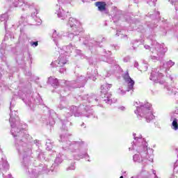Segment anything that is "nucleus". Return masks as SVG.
<instances>
[{
  "mask_svg": "<svg viewBox=\"0 0 178 178\" xmlns=\"http://www.w3.org/2000/svg\"><path fill=\"white\" fill-rule=\"evenodd\" d=\"M38 159H40V161L44 160L45 159V156L44 154V152H41L38 154Z\"/></svg>",
  "mask_w": 178,
  "mask_h": 178,
  "instance_id": "37",
  "label": "nucleus"
},
{
  "mask_svg": "<svg viewBox=\"0 0 178 178\" xmlns=\"http://www.w3.org/2000/svg\"><path fill=\"white\" fill-rule=\"evenodd\" d=\"M89 63H90V65H94V63L91 62V58H90V60H89Z\"/></svg>",
  "mask_w": 178,
  "mask_h": 178,
  "instance_id": "56",
  "label": "nucleus"
},
{
  "mask_svg": "<svg viewBox=\"0 0 178 178\" xmlns=\"http://www.w3.org/2000/svg\"><path fill=\"white\" fill-rule=\"evenodd\" d=\"M76 49V46H74L72 44H68L67 46H65L63 47V49L65 51L61 50V52H64V54L67 55L68 54L72 53V51H74Z\"/></svg>",
  "mask_w": 178,
  "mask_h": 178,
  "instance_id": "24",
  "label": "nucleus"
},
{
  "mask_svg": "<svg viewBox=\"0 0 178 178\" xmlns=\"http://www.w3.org/2000/svg\"><path fill=\"white\" fill-rule=\"evenodd\" d=\"M8 19H9V14L8 13H5L4 14L0 15V22H5L4 27H5V24H6L8 26Z\"/></svg>",
  "mask_w": 178,
  "mask_h": 178,
  "instance_id": "31",
  "label": "nucleus"
},
{
  "mask_svg": "<svg viewBox=\"0 0 178 178\" xmlns=\"http://www.w3.org/2000/svg\"><path fill=\"white\" fill-rule=\"evenodd\" d=\"M90 107V106L86 104H80L79 107L74 106H71L70 108L67 107L64 113L65 119H63V118L60 119L62 123L61 130L67 131V127H66V124L69 123L67 118H72L73 115L76 118L82 115L86 118H95L94 111Z\"/></svg>",
  "mask_w": 178,
  "mask_h": 178,
  "instance_id": "5",
  "label": "nucleus"
},
{
  "mask_svg": "<svg viewBox=\"0 0 178 178\" xmlns=\"http://www.w3.org/2000/svg\"><path fill=\"white\" fill-rule=\"evenodd\" d=\"M152 172L153 174L152 175H149V172H148V175H146L147 177L151 178V176H152L154 178H158V177L156 176V171L155 170H153Z\"/></svg>",
  "mask_w": 178,
  "mask_h": 178,
  "instance_id": "39",
  "label": "nucleus"
},
{
  "mask_svg": "<svg viewBox=\"0 0 178 178\" xmlns=\"http://www.w3.org/2000/svg\"><path fill=\"white\" fill-rule=\"evenodd\" d=\"M99 60H102V62H106L107 63H110V65H115L116 63V61L112 57H106L105 56L100 58Z\"/></svg>",
  "mask_w": 178,
  "mask_h": 178,
  "instance_id": "29",
  "label": "nucleus"
},
{
  "mask_svg": "<svg viewBox=\"0 0 178 178\" xmlns=\"http://www.w3.org/2000/svg\"><path fill=\"white\" fill-rule=\"evenodd\" d=\"M112 88V84L104 83L101 86L102 94L100 95L101 102H105L108 105L115 104L118 99L112 98V94L108 91Z\"/></svg>",
  "mask_w": 178,
  "mask_h": 178,
  "instance_id": "10",
  "label": "nucleus"
},
{
  "mask_svg": "<svg viewBox=\"0 0 178 178\" xmlns=\"http://www.w3.org/2000/svg\"><path fill=\"white\" fill-rule=\"evenodd\" d=\"M74 56H79L80 59H88V57L86 56L83 52H81V50L77 49L76 47H75L74 50Z\"/></svg>",
  "mask_w": 178,
  "mask_h": 178,
  "instance_id": "28",
  "label": "nucleus"
},
{
  "mask_svg": "<svg viewBox=\"0 0 178 178\" xmlns=\"http://www.w3.org/2000/svg\"><path fill=\"white\" fill-rule=\"evenodd\" d=\"M132 44V48L134 49H137L138 47H140V45H142V44H144L143 40H134L131 41Z\"/></svg>",
  "mask_w": 178,
  "mask_h": 178,
  "instance_id": "30",
  "label": "nucleus"
},
{
  "mask_svg": "<svg viewBox=\"0 0 178 178\" xmlns=\"http://www.w3.org/2000/svg\"><path fill=\"white\" fill-rule=\"evenodd\" d=\"M122 175H126V171L122 172Z\"/></svg>",
  "mask_w": 178,
  "mask_h": 178,
  "instance_id": "63",
  "label": "nucleus"
},
{
  "mask_svg": "<svg viewBox=\"0 0 178 178\" xmlns=\"http://www.w3.org/2000/svg\"><path fill=\"white\" fill-rule=\"evenodd\" d=\"M17 63L20 65L22 63L17 58Z\"/></svg>",
  "mask_w": 178,
  "mask_h": 178,
  "instance_id": "57",
  "label": "nucleus"
},
{
  "mask_svg": "<svg viewBox=\"0 0 178 178\" xmlns=\"http://www.w3.org/2000/svg\"><path fill=\"white\" fill-rule=\"evenodd\" d=\"M134 67H138V63L135 62V63H134Z\"/></svg>",
  "mask_w": 178,
  "mask_h": 178,
  "instance_id": "54",
  "label": "nucleus"
},
{
  "mask_svg": "<svg viewBox=\"0 0 178 178\" xmlns=\"http://www.w3.org/2000/svg\"><path fill=\"white\" fill-rule=\"evenodd\" d=\"M72 33L68 32L65 33L66 37H67L68 40L72 41L74 40L75 42L81 41L80 38V34L83 33V29H72Z\"/></svg>",
  "mask_w": 178,
  "mask_h": 178,
  "instance_id": "17",
  "label": "nucleus"
},
{
  "mask_svg": "<svg viewBox=\"0 0 178 178\" xmlns=\"http://www.w3.org/2000/svg\"><path fill=\"white\" fill-rule=\"evenodd\" d=\"M38 23H39L40 24H41V19H38Z\"/></svg>",
  "mask_w": 178,
  "mask_h": 178,
  "instance_id": "59",
  "label": "nucleus"
},
{
  "mask_svg": "<svg viewBox=\"0 0 178 178\" xmlns=\"http://www.w3.org/2000/svg\"><path fill=\"white\" fill-rule=\"evenodd\" d=\"M68 89L65 88H63L60 91V95H63V98L60 99V103L58 106V109H60V111H62V109H65L67 108V105L69 104V102H67L66 99L65 98V95H66V94H65V92H66V91H68Z\"/></svg>",
  "mask_w": 178,
  "mask_h": 178,
  "instance_id": "18",
  "label": "nucleus"
},
{
  "mask_svg": "<svg viewBox=\"0 0 178 178\" xmlns=\"http://www.w3.org/2000/svg\"><path fill=\"white\" fill-rule=\"evenodd\" d=\"M24 20H26V18H24V17H23V16H22L19 22L22 23V24H23Z\"/></svg>",
  "mask_w": 178,
  "mask_h": 178,
  "instance_id": "51",
  "label": "nucleus"
},
{
  "mask_svg": "<svg viewBox=\"0 0 178 178\" xmlns=\"http://www.w3.org/2000/svg\"><path fill=\"white\" fill-rule=\"evenodd\" d=\"M52 147H54V142L49 139H47L46 140V149L47 151H51V149H52Z\"/></svg>",
  "mask_w": 178,
  "mask_h": 178,
  "instance_id": "32",
  "label": "nucleus"
},
{
  "mask_svg": "<svg viewBox=\"0 0 178 178\" xmlns=\"http://www.w3.org/2000/svg\"><path fill=\"white\" fill-rule=\"evenodd\" d=\"M65 38H66V33L58 32L56 30L53 31L52 40L57 47L58 44L65 42Z\"/></svg>",
  "mask_w": 178,
  "mask_h": 178,
  "instance_id": "16",
  "label": "nucleus"
},
{
  "mask_svg": "<svg viewBox=\"0 0 178 178\" xmlns=\"http://www.w3.org/2000/svg\"><path fill=\"white\" fill-rule=\"evenodd\" d=\"M117 92L120 94V95H124L126 94V91L122 88H118Z\"/></svg>",
  "mask_w": 178,
  "mask_h": 178,
  "instance_id": "42",
  "label": "nucleus"
},
{
  "mask_svg": "<svg viewBox=\"0 0 178 178\" xmlns=\"http://www.w3.org/2000/svg\"><path fill=\"white\" fill-rule=\"evenodd\" d=\"M130 59H131L130 56H128L124 57L123 60L124 62H125V63H127V62H130Z\"/></svg>",
  "mask_w": 178,
  "mask_h": 178,
  "instance_id": "47",
  "label": "nucleus"
},
{
  "mask_svg": "<svg viewBox=\"0 0 178 178\" xmlns=\"http://www.w3.org/2000/svg\"><path fill=\"white\" fill-rule=\"evenodd\" d=\"M174 23L175 26H178V14H176L174 17Z\"/></svg>",
  "mask_w": 178,
  "mask_h": 178,
  "instance_id": "43",
  "label": "nucleus"
},
{
  "mask_svg": "<svg viewBox=\"0 0 178 178\" xmlns=\"http://www.w3.org/2000/svg\"><path fill=\"white\" fill-rule=\"evenodd\" d=\"M70 134L64 132L60 136L59 142L62 143L63 149H70L72 152V159L79 161L83 158H90L87 148L88 145L84 141H74L69 140Z\"/></svg>",
  "mask_w": 178,
  "mask_h": 178,
  "instance_id": "3",
  "label": "nucleus"
},
{
  "mask_svg": "<svg viewBox=\"0 0 178 178\" xmlns=\"http://www.w3.org/2000/svg\"><path fill=\"white\" fill-rule=\"evenodd\" d=\"M134 141L131 143V147H129V151H136L137 154L133 156V161L135 163H141L142 169H145L148 162H154V149L148 147V143L143 136L133 134Z\"/></svg>",
  "mask_w": 178,
  "mask_h": 178,
  "instance_id": "2",
  "label": "nucleus"
},
{
  "mask_svg": "<svg viewBox=\"0 0 178 178\" xmlns=\"http://www.w3.org/2000/svg\"><path fill=\"white\" fill-rule=\"evenodd\" d=\"M68 58L69 55L65 54V52L60 51L58 60L52 62L51 66L57 69L60 73H65L66 68H65L64 66L67 63Z\"/></svg>",
  "mask_w": 178,
  "mask_h": 178,
  "instance_id": "11",
  "label": "nucleus"
},
{
  "mask_svg": "<svg viewBox=\"0 0 178 178\" xmlns=\"http://www.w3.org/2000/svg\"><path fill=\"white\" fill-rule=\"evenodd\" d=\"M118 109H120V111H126V107L121 106L118 107Z\"/></svg>",
  "mask_w": 178,
  "mask_h": 178,
  "instance_id": "50",
  "label": "nucleus"
},
{
  "mask_svg": "<svg viewBox=\"0 0 178 178\" xmlns=\"http://www.w3.org/2000/svg\"><path fill=\"white\" fill-rule=\"evenodd\" d=\"M134 106H136V109L134 111V113L137 115L138 118H143L145 119L147 123H149L151 120L155 118L152 114V106L149 103L143 104L140 101L134 102Z\"/></svg>",
  "mask_w": 178,
  "mask_h": 178,
  "instance_id": "8",
  "label": "nucleus"
},
{
  "mask_svg": "<svg viewBox=\"0 0 178 178\" xmlns=\"http://www.w3.org/2000/svg\"><path fill=\"white\" fill-rule=\"evenodd\" d=\"M49 124L47 122V124H49V126L52 127L55 124V118H58V114L55 113L54 110H49Z\"/></svg>",
  "mask_w": 178,
  "mask_h": 178,
  "instance_id": "23",
  "label": "nucleus"
},
{
  "mask_svg": "<svg viewBox=\"0 0 178 178\" xmlns=\"http://www.w3.org/2000/svg\"><path fill=\"white\" fill-rule=\"evenodd\" d=\"M37 15H38V10H37V9L34 8V11L31 14V17H36Z\"/></svg>",
  "mask_w": 178,
  "mask_h": 178,
  "instance_id": "46",
  "label": "nucleus"
},
{
  "mask_svg": "<svg viewBox=\"0 0 178 178\" xmlns=\"http://www.w3.org/2000/svg\"><path fill=\"white\" fill-rule=\"evenodd\" d=\"M18 95L24 102V104L31 108V109H34L35 105H40L42 102V99L40 97L38 93H31L29 94V92H23L19 90L18 92Z\"/></svg>",
  "mask_w": 178,
  "mask_h": 178,
  "instance_id": "9",
  "label": "nucleus"
},
{
  "mask_svg": "<svg viewBox=\"0 0 178 178\" xmlns=\"http://www.w3.org/2000/svg\"><path fill=\"white\" fill-rule=\"evenodd\" d=\"M30 45L33 47V48H35L38 47V41H36V42L31 41L30 42Z\"/></svg>",
  "mask_w": 178,
  "mask_h": 178,
  "instance_id": "40",
  "label": "nucleus"
},
{
  "mask_svg": "<svg viewBox=\"0 0 178 178\" xmlns=\"http://www.w3.org/2000/svg\"><path fill=\"white\" fill-rule=\"evenodd\" d=\"M88 77H86L83 75L79 76L76 78V81H61L62 83H65V88L68 90H72V88H81L83 87L86 83H87L88 79H92L93 81L97 80V76H98V71L94 70V71H88L87 73Z\"/></svg>",
  "mask_w": 178,
  "mask_h": 178,
  "instance_id": "7",
  "label": "nucleus"
},
{
  "mask_svg": "<svg viewBox=\"0 0 178 178\" xmlns=\"http://www.w3.org/2000/svg\"><path fill=\"white\" fill-rule=\"evenodd\" d=\"M2 74H3V70H2V67H0V80L2 79Z\"/></svg>",
  "mask_w": 178,
  "mask_h": 178,
  "instance_id": "49",
  "label": "nucleus"
},
{
  "mask_svg": "<svg viewBox=\"0 0 178 178\" xmlns=\"http://www.w3.org/2000/svg\"><path fill=\"white\" fill-rule=\"evenodd\" d=\"M146 43H145L143 40V44H142V45H143L145 49L150 51V58L153 62L161 60V58H163L165 53L168 51V48L165 47V44H160L156 42V40L155 39L156 37V35L146 33ZM147 43H149V44Z\"/></svg>",
  "mask_w": 178,
  "mask_h": 178,
  "instance_id": "6",
  "label": "nucleus"
},
{
  "mask_svg": "<svg viewBox=\"0 0 178 178\" xmlns=\"http://www.w3.org/2000/svg\"><path fill=\"white\" fill-rule=\"evenodd\" d=\"M147 3H149L150 6H155V5H156V0H149Z\"/></svg>",
  "mask_w": 178,
  "mask_h": 178,
  "instance_id": "41",
  "label": "nucleus"
},
{
  "mask_svg": "<svg viewBox=\"0 0 178 178\" xmlns=\"http://www.w3.org/2000/svg\"><path fill=\"white\" fill-rule=\"evenodd\" d=\"M172 66H175V62L170 60L165 63H162V65L158 68H153L150 74L149 80L154 81V83H159V84H164V88L167 90L169 95H176V88L172 87L170 84L165 82V75L167 74L168 70Z\"/></svg>",
  "mask_w": 178,
  "mask_h": 178,
  "instance_id": "4",
  "label": "nucleus"
},
{
  "mask_svg": "<svg viewBox=\"0 0 178 178\" xmlns=\"http://www.w3.org/2000/svg\"><path fill=\"white\" fill-rule=\"evenodd\" d=\"M74 169H76V167L74 166V163H72L67 168V170H74Z\"/></svg>",
  "mask_w": 178,
  "mask_h": 178,
  "instance_id": "45",
  "label": "nucleus"
},
{
  "mask_svg": "<svg viewBox=\"0 0 178 178\" xmlns=\"http://www.w3.org/2000/svg\"><path fill=\"white\" fill-rule=\"evenodd\" d=\"M122 77L125 83H127L128 86V89L133 90V88H134V84L136 83V82L134 81V80H133V79H131V77H130V75L129 74V72H126L123 74Z\"/></svg>",
  "mask_w": 178,
  "mask_h": 178,
  "instance_id": "20",
  "label": "nucleus"
},
{
  "mask_svg": "<svg viewBox=\"0 0 178 178\" xmlns=\"http://www.w3.org/2000/svg\"><path fill=\"white\" fill-rule=\"evenodd\" d=\"M150 19H153V20H156L158 22L159 20V12H156L154 14H149V15Z\"/></svg>",
  "mask_w": 178,
  "mask_h": 178,
  "instance_id": "33",
  "label": "nucleus"
},
{
  "mask_svg": "<svg viewBox=\"0 0 178 178\" xmlns=\"http://www.w3.org/2000/svg\"><path fill=\"white\" fill-rule=\"evenodd\" d=\"M104 41H106L105 38H98L97 40L90 38V35H87L84 38V41L83 42V45H86L90 51H92L93 48L95 47H99V44L101 42H104Z\"/></svg>",
  "mask_w": 178,
  "mask_h": 178,
  "instance_id": "12",
  "label": "nucleus"
},
{
  "mask_svg": "<svg viewBox=\"0 0 178 178\" xmlns=\"http://www.w3.org/2000/svg\"><path fill=\"white\" fill-rule=\"evenodd\" d=\"M122 33V31H117V33L115 34V35H117V37H119L120 35V33Z\"/></svg>",
  "mask_w": 178,
  "mask_h": 178,
  "instance_id": "53",
  "label": "nucleus"
},
{
  "mask_svg": "<svg viewBox=\"0 0 178 178\" xmlns=\"http://www.w3.org/2000/svg\"><path fill=\"white\" fill-rule=\"evenodd\" d=\"M9 29V27L8 24H5V30H6V35L4 36V39L3 40V42L1 43V47L0 48V58H2L3 55H5V51L6 49V43H5V41H13L15 40V35L10 32V31H8Z\"/></svg>",
  "mask_w": 178,
  "mask_h": 178,
  "instance_id": "13",
  "label": "nucleus"
},
{
  "mask_svg": "<svg viewBox=\"0 0 178 178\" xmlns=\"http://www.w3.org/2000/svg\"><path fill=\"white\" fill-rule=\"evenodd\" d=\"M62 162H63V155L58 154L54 161V163L51 166V172H56V168H58Z\"/></svg>",
  "mask_w": 178,
  "mask_h": 178,
  "instance_id": "22",
  "label": "nucleus"
},
{
  "mask_svg": "<svg viewBox=\"0 0 178 178\" xmlns=\"http://www.w3.org/2000/svg\"><path fill=\"white\" fill-rule=\"evenodd\" d=\"M47 83H49V84H51V86H52V87H54V88H56V87L59 86V81H58V79L54 78L52 76H50L49 78Z\"/></svg>",
  "mask_w": 178,
  "mask_h": 178,
  "instance_id": "26",
  "label": "nucleus"
},
{
  "mask_svg": "<svg viewBox=\"0 0 178 178\" xmlns=\"http://www.w3.org/2000/svg\"><path fill=\"white\" fill-rule=\"evenodd\" d=\"M104 54H111V51H106V50H104Z\"/></svg>",
  "mask_w": 178,
  "mask_h": 178,
  "instance_id": "55",
  "label": "nucleus"
},
{
  "mask_svg": "<svg viewBox=\"0 0 178 178\" xmlns=\"http://www.w3.org/2000/svg\"><path fill=\"white\" fill-rule=\"evenodd\" d=\"M67 26H70L72 30H79V29H83L81 28V24H80V22L73 17H70L67 23Z\"/></svg>",
  "mask_w": 178,
  "mask_h": 178,
  "instance_id": "19",
  "label": "nucleus"
},
{
  "mask_svg": "<svg viewBox=\"0 0 178 178\" xmlns=\"http://www.w3.org/2000/svg\"><path fill=\"white\" fill-rule=\"evenodd\" d=\"M140 70V72H147V70H148V65H143L142 67V69Z\"/></svg>",
  "mask_w": 178,
  "mask_h": 178,
  "instance_id": "44",
  "label": "nucleus"
},
{
  "mask_svg": "<svg viewBox=\"0 0 178 178\" xmlns=\"http://www.w3.org/2000/svg\"><path fill=\"white\" fill-rule=\"evenodd\" d=\"M166 77H169V79H170V80H171V81H172V80H173V77H172L171 75L166 74Z\"/></svg>",
  "mask_w": 178,
  "mask_h": 178,
  "instance_id": "52",
  "label": "nucleus"
},
{
  "mask_svg": "<svg viewBox=\"0 0 178 178\" xmlns=\"http://www.w3.org/2000/svg\"><path fill=\"white\" fill-rule=\"evenodd\" d=\"M120 178H124V177H123V175L120 176Z\"/></svg>",
  "mask_w": 178,
  "mask_h": 178,
  "instance_id": "64",
  "label": "nucleus"
},
{
  "mask_svg": "<svg viewBox=\"0 0 178 178\" xmlns=\"http://www.w3.org/2000/svg\"><path fill=\"white\" fill-rule=\"evenodd\" d=\"M114 49H118V47H116V45L114 46Z\"/></svg>",
  "mask_w": 178,
  "mask_h": 178,
  "instance_id": "62",
  "label": "nucleus"
},
{
  "mask_svg": "<svg viewBox=\"0 0 178 178\" xmlns=\"http://www.w3.org/2000/svg\"><path fill=\"white\" fill-rule=\"evenodd\" d=\"M34 144H35V145H36V147H38L40 145V140H34Z\"/></svg>",
  "mask_w": 178,
  "mask_h": 178,
  "instance_id": "48",
  "label": "nucleus"
},
{
  "mask_svg": "<svg viewBox=\"0 0 178 178\" xmlns=\"http://www.w3.org/2000/svg\"><path fill=\"white\" fill-rule=\"evenodd\" d=\"M8 170H9V163H8L6 157L4 156L2 157L1 161H0V173H2L3 178H13L10 174H8V176L5 175Z\"/></svg>",
  "mask_w": 178,
  "mask_h": 178,
  "instance_id": "15",
  "label": "nucleus"
},
{
  "mask_svg": "<svg viewBox=\"0 0 178 178\" xmlns=\"http://www.w3.org/2000/svg\"><path fill=\"white\" fill-rule=\"evenodd\" d=\"M57 10H56V13H57L58 17L61 18L62 20L66 17V15H65V11L63 9L59 8V6L56 5Z\"/></svg>",
  "mask_w": 178,
  "mask_h": 178,
  "instance_id": "27",
  "label": "nucleus"
},
{
  "mask_svg": "<svg viewBox=\"0 0 178 178\" xmlns=\"http://www.w3.org/2000/svg\"><path fill=\"white\" fill-rule=\"evenodd\" d=\"M10 134L15 138L17 151L22 157V168L29 178H38L40 175L48 173V165L41 164L30 168V155L33 154V137L27 131V124L20 122L19 118H10Z\"/></svg>",
  "mask_w": 178,
  "mask_h": 178,
  "instance_id": "1",
  "label": "nucleus"
},
{
  "mask_svg": "<svg viewBox=\"0 0 178 178\" xmlns=\"http://www.w3.org/2000/svg\"><path fill=\"white\" fill-rule=\"evenodd\" d=\"M135 3H138V1L137 0H134Z\"/></svg>",
  "mask_w": 178,
  "mask_h": 178,
  "instance_id": "61",
  "label": "nucleus"
},
{
  "mask_svg": "<svg viewBox=\"0 0 178 178\" xmlns=\"http://www.w3.org/2000/svg\"><path fill=\"white\" fill-rule=\"evenodd\" d=\"M27 75H28V76H31V72H28Z\"/></svg>",
  "mask_w": 178,
  "mask_h": 178,
  "instance_id": "58",
  "label": "nucleus"
},
{
  "mask_svg": "<svg viewBox=\"0 0 178 178\" xmlns=\"http://www.w3.org/2000/svg\"><path fill=\"white\" fill-rule=\"evenodd\" d=\"M95 6L98 8V10H99V12H104V10H106V2L97 1L95 3Z\"/></svg>",
  "mask_w": 178,
  "mask_h": 178,
  "instance_id": "25",
  "label": "nucleus"
},
{
  "mask_svg": "<svg viewBox=\"0 0 178 178\" xmlns=\"http://www.w3.org/2000/svg\"><path fill=\"white\" fill-rule=\"evenodd\" d=\"M147 29H149V31H152L155 27H157L158 25L156 24H151L149 22H147Z\"/></svg>",
  "mask_w": 178,
  "mask_h": 178,
  "instance_id": "35",
  "label": "nucleus"
},
{
  "mask_svg": "<svg viewBox=\"0 0 178 178\" xmlns=\"http://www.w3.org/2000/svg\"><path fill=\"white\" fill-rule=\"evenodd\" d=\"M81 127H84V128L86 127V126H84V123H83V124H81Z\"/></svg>",
  "mask_w": 178,
  "mask_h": 178,
  "instance_id": "60",
  "label": "nucleus"
},
{
  "mask_svg": "<svg viewBox=\"0 0 178 178\" xmlns=\"http://www.w3.org/2000/svg\"><path fill=\"white\" fill-rule=\"evenodd\" d=\"M82 99L83 101H86L87 99L88 102L89 104H92V105H98V98L95 95H92L91 96L88 97V95H85L84 96L82 97Z\"/></svg>",
  "mask_w": 178,
  "mask_h": 178,
  "instance_id": "21",
  "label": "nucleus"
},
{
  "mask_svg": "<svg viewBox=\"0 0 178 178\" xmlns=\"http://www.w3.org/2000/svg\"><path fill=\"white\" fill-rule=\"evenodd\" d=\"M172 5H174L175 6V10H178V0H171Z\"/></svg>",
  "mask_w": 178,
  "mask_h": 178,
  "instance_id": "38",
  "label": "nucleus"
},
{
  "mask_svg": "<svg viewBox=\"0 0 178 178\" xmlns=\"http://www.w3.org/2000/svg\"><path fill=\"white\" fill-rule=\"evenodd\" d=\"M171 129H172V130H175V131L178 130V123H177V118H174V120L172 122Z\"/></svg>",
  "mask_w": 178,
  "mask_h": 178,
  "instance_id": "34",
  "label": "nucleus"
},
{
  "mask_svg": "<svg viewBox=\"0 0 178 178\" xmlns=\"http://www.w3.org/2000/svg\"><path fill=\"white\" fill-rule=\"evenodd\" d=\"M135 29L139 33H145V28L143 25L139 26L138 28H135Z\"/></svg>",
  "mask_w": 178,
  "mask_h": 178,
  "instance_id": "36",
  "label": "nucleus"
},
{
  "mask_svg": "<svg viewBox=\"0 0 178 178\" xmlns=\"http://www.w3.org/2000/svg\"><path fill=\"white\" fill-rule=\"evenodd\" d=\"M12 3L14 8H21L22 10H27V9L34 8V3L26 0H12Z\"/></svg>",
  "mask_w": 178,
  "mask_h": 178,
  "instance_id": "14",
  "label": "nucleus"
}]
</instances>
